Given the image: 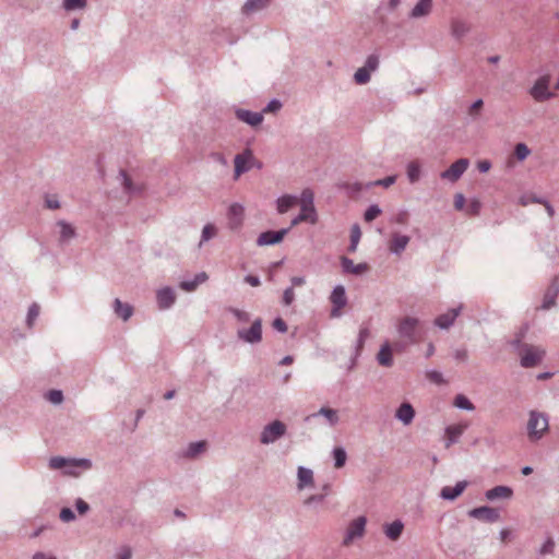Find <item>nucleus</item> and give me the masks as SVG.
<instances>
[{"label":"nucleus","mask_w":559,"mask_h":559,"mask_svg":"<svg viewBox=\"0 0 559 559\" xmlns=\"http://www.w3.org/2000/svg\"><path fill=\"white\" fill-rule=\"evenodd\" d=\"M271 0H247L242 11L245 13H251L264 9Z\"/></svg>","instance_id":"obj_38"},{"label":"nucleus","mask_w":559,"mask_h":559,"mask_svg":"<svg viewBox=\"0 0 559 559\" xmlns=\"http://www.w3.org/2000/svg\"><path fill=\"white\" fill-rule=\"evenodd\" d=\"M528 415L526 425L527 438L531 442H537L549 429L548 417L537 411H531Z\"/></svg>","instance_id":"obj_2"},{"label":"nucleus","mask_w":559,"mask_h":559,"mask_svg":"<svg viewBox=\"0 0 559 559\" xmlns=\"http://www.w3.org/2000/svg\"><path fill=\"white\" fill-rule=\"evenodd\" d=\"M314 194L313 191L309 188L304 189L300 195V207L301 214L309 216V223L316 224L318 221L317 211L313 204Z\"/></svg>","instance_id":"obj_8"},{"label":"nucleus","mask_w":559,"mask_h":559,"mask_svg":"<svg viewBox=\"0 0 559 559\" xmlns=\"http://www.w3.org/2000/svg\"><path fill=\"white\" fill-rule=\"evenodd\" d=\"M453 404H454V406H456L460 409L469 411V412L475 409L474 404L469 401L468 397H466L463 394H457L454 397Z\"/></svg>","instance_id":"obj_42"},{"label":"nucleus","mask_w":559,"mask_h":559,"mask_svg":"<svg viewBox=\"0 0 559 559\" xmlns=\"http://www.w3.org/2000/svg\"><path fill=\"white\" fill-rule=\"evenodd\" d=\"M252 159V151L249 148L235 156V178H238L240 175L247 173L250 169L249 162Z\"/></svg>","instance_id":"obj_17"},{"label":"nucleus","mask_w":559,"mask_h":559,"mask_svg":"<svg viewBox=\"0 0 559 559\" xmlns=\"http://www.w3.org/2000/svg\"><path fill=\"white\" fill-rule=\"evenodd\" d=\"M179 286L185 292H193L198 287V285L195 284L194 280L182 281Z\"/></svg>","instance_id":"obj_61"},{"label":"nucleus","mask_w":559,"mask_h":559,"mask_svg":"<svg viewBox=\"0 0 559 559\" xmlns=\"http://www.w3.org/2000/svg\"><path fill=\"white\" fill-rule=\"evenodd\" d=\"M395 417L403 425L407 426V425L412 424V421L415 418V409H414V407L412 406L411 403L404 402L396 409Z\"/></svg>","instance_id":"obj_24"},{"label":"nucleus","mask_w":559,"mask_h":559,"mask_svg":"<svg viewBox=\"0 0 559 559\" xmlns=\"http://www.w3.org/2000/svg\"><path fill=\"white\" fill-rule=\"evenodd\" d=\"M62 522H71L75 519V514L70 508H62L59 514Z\"/></svg>","instance_id":"obj_55"},{"label":"nucleus","mask_w":559,"mask_h":559,"mask_svg":"<svg viewBox=\"0 0 559 559\" xmlns=\"http://www.w3.org/2000/svg\"><path fill=\"white\" fill-rule=\"evenodd\" d=\"M377 360L379 365L383 367H391L393 365L392 346L389 342H384L379 353L377 354Z\"/></svg>","instance_id":"obj_28"},{"label":"nucleus","mask_w":559,"mask_h":559,"mask_svg":"<svg viewBox=\"0 0 559 559\" xmlns=\"http://www.w3.org/2000/svg\"><path fill=\"white\" fill-rule=\"evenodd\" d=\"M480 202L477 201V200H473L469 205H468V209H467V212L468 214L471 215H477L480 211Z\"/></svg>","instance_id":"obj_62"},{"label":"nucleus","mask_w":559,"mask_h":559,"mask_svg":"<svg viewBox=\"0 0 559 559\" xmlns=\"http://www.w3.org/2000/svg\"><path fill=\"white\" fill-rule=\"evenodd\" d=\"M467 424H457L450 425L445 428V448H450L452 444L456 443L463 432L466 430Z\"/></svg>","instance_id":"obj_23"},{"label":"nucleus","mask_w":559,"mask_h":559,"mask_svg":"<svg viewBox=\"0 0 559 559\" xmlns=\"http://www.w3.org/2000/svg\"><path fill=\"white\" fill-rule=\"evenodd\" d=\"M555 550V542L551 537H548L538 550L540 556L551 555Z\"/></svg>","instance_id":"obj_50"},{"label":"nucleus","mask_w":559,"mask_h":559,"mask_svg":"<svg viewBox=\"0 0 559 559\" xmlns=\"http://www.w3.org/2000/svg\"><path fill=\"white\" fill-rule=\"evenodd\" d=\"M367 519L365 516H358L355 520H353L345 533L344 539H343V546H349L353 540L356 538H360L364 536L365 527H366Z\"/></svg>","instance_id":"obj_6"},{"label":"nucleus","mask_w":559,"mask_h":559,"mask_svg":"<svg viewBox=\"0 0 559 559\" xmlns=\"http://www.w3.org/2000/svg\"><path fill=\"white\" fill-rule=\"evenodd\" d=\"M92 462L88 459H66L63 456H52L49 460L51 469L67 468L66 474L75 475L74 467L91 468Z\"/></svg>","instance_id":"obj_3"},{"label":"nucleus","mask_w":559,"mask_h":559,"mask_svg":"<svg viewBox=\"0 0 559 559\" xmlns=\"http://www.w3.org/2000/svg\"><path fill=\"white\" fill-rule=\"evenodd\" d=\"M87 0H63L62 7L66 11L82 10L86 7Z\"/></svg>","instance_id":"obj_45"},{"label":"nucleus","mask_w":559,"mask_h":559,"mask_svg":"<svg viewBox=\"0 0 559 559\" xmlns=\"http://www.w3.org/2000/svg\"><path fill=\"white\" fill-rule=\"evenodd\" d=\"M467 485L468 483L466 480H461L457 481L453 487L444 486L440 491V497L443 500L453 501L464 492Z\"/></svg>","instance_id":"obj_20"},{"label":"nucleus","mask_w":559,"mask_h":559,"mask_svg":"<svg viewBox=\"0 0 559 559\" xmlns=\"http://www.w3.org/2000/svg\"><path fill=\"white\" fill-rule=\"evenodd\" d=\"M396 331L402 341L393 345L395 350H403L406 346L416 344L421 338L420 321L414 317L406 316L402 318L396 325Z\"/></svg>","instance_id":"obj_1"},{"label":"nucleus","mask_w":559,"mask_h":559,"mask_svg":"<svg viewBox=\"0 0 559 559\" xmlns=\"http://www.w3.org/2000/svg\"><path fill=\"white\" fill-rule=\"evenodd\" d=\"M132 551L130 547H122L121 550L117 554V559H131Z\"/></svg>","instance_id":"obj_64"},{"label":"nucleus","mask_w":559,"mask_h":559,"mask_svg":"<svg viewBox=\"0 0 559 559\" xmlns=\"http://www.w3.org/2000/svg\"><path fill=\"white\" fill-rule=\"evenodd\" d=\"M290 228H282L280 230H266L259 235L257 245L259 247L273 246L280 243L289 233Z\"/></svg>","instance_id":"obj_13"},{"label":"nucleus","mask_w":559,"mask_h":559,"mask_svg":"<svg viewBox=\"0 0 559 559\" xmlns=\"http://www.w3.org/2000/svg\"><path fill=\"white\" fill-rule=\"evenodd\" d=\"M217 231H218L217 227L214 224H212V223L206 224L202 229L201 239H200L198 247L201 248L204 242L214 238L217 235Z\"/></svg>","instance_id":"obj_37"},{"label":"nucleus","mask_w":559,"mask_h":559,"mask_svg":"<svg viewBox=\"0 0 559 559\" xmlns=\"http://www.w3.org/2000/svg\"><path fill=\"white\" fill-rule=\"evenodd\" d=\"M381 209L377 204H371L368 206V209L365 211L364 218L366 222L370 223L373 219H376L381 214Z\"/></svg>","instance_id":"obj_48"},{"label":"nucleus","mask_w":559,"mask_h":559,"mask_svg":"<svg viewBox=\"0 0 559 559\" xmlns=\"http://www.w3.org/2000/svg\"><path fill=\"white\" fill-rule=\"evenodd\" d=\"M340 188H342L343 190H345V192L349 195V197H356L358 195L364 186L362 183L358 182V181H355V182H343L340 185Z\"/></svg>","instance_id":"obj_41"},{"label":"nucleus","mask_w":559,"mask_h":559,"mask_svg":"<svg viewBox=\"0 0 559 559\" xmlns=\"http://www.w3.org/2000/svg\"><path fill=\"white\" fill-rule=\"evenodd\" d=\"M47 399L52 404H61L63 402V393L60 390H50L47 393Z\"/></svg>","instance_id":"obj_52"},{"label":"nucleus","mask_w":559,"mask_h":559,"mask_svg":"<svg viewBox=\"0 0 559 559\" xmlns=\"http://www.w3.org/2000/svg\"><path fill=\"white\" fill-rule=\"evenodd\" d=\"M409 240L411 238L408 236L394 233L389 249L393 254L400 255L407 247Z\"/></svg>","instance_id":"obj_25"},{"label":"nucleus","mask_w":559,"mask_h":559,"mask_svg":"<svg viewBox=\"0 0 559 559\" xmlns=\"http://www.w3.org/2000/svg\"><path fill=\"white\" fill-rule=\"evenodd\" d=\"M236 118L250 127H258L263 121L262 112H255L248 109L237 108L235 110Z\"/></svg>","instance_id":"obj_18"},{"label":"nucleus","mask_w":559,"mask_h":559,"mask_svg":"<svg viewBox=\"0 0 559 559\" xmlns=\"http://www.w3.org/2000/svg\"><path fill=\"white\" fill-rule=\"evenodd\" d=\"M311 416H323L326 418L331 426H334L338 423L337 412L330 407H321L317 413L312 414Z\"/></svg>","instance_id":"obj_35"},{"label":"nucleus","mask_w":559,"mask_h":559,"mask_svg":"<svg viewBox=\"0 0 559 559\" xmlns=\"http://www.w3.org/2000/svg\"><path fill=\"white\" fill-rule=\"evenodd\" d=\"M229 311L235 316V318L242 323H247L250 321V313L237 308H230Z\"/></svg>","instance_id":"obj_53"},{"label":"nucleus","mask_w":559,"mask_h":559,"mask_svg":"<svg viewBox=\"0 0 559 559\" xmlns=\"http://www.w3.org/2000/svg\"><path fill=\"white\" fill-rule=\"evenodd\" d=\"M294 299H295L294 288L293 287L286 288L283 294V304L285 306H289L293 304Z\"/></svg>","instance_id":"obj_57"},{"label":"nucleus","mask_w":559,"mask_h":559,"mask_svg":"<svg viewBox=\"0 0 559 559\" xmlns=\"http://www.w3.org/2000/svg\"><path fill=\"white\" fill-rule=\"evenodd\" d=\"M361 237L360 227L358 224H354L350 228V241L359 242Z\"/></svg>","instance_id":"obj_60"},{"label":"nucleus","mask_w":559,"mask_h":559,"mask_svg":"<svg viewBox=\"0 0 559 559\" xmlns=\"http://www.w3.org/2000/svg\"><path fill=\"white\" fill-rule=\"evenodd\" d=\"M559 295V280L555 277L546 289L543 298L542 309L548 310L556 305Z\"/></svg>","instance_id":"obj_19"},{"label":"nucleus","mask_w":559,"mask_h":559,"mask_svg":"<svg viewBox=\"0 0 559 559\" xmlns=\"http://www.w3.org/2000/svg\"><path fill=\"white\" fill-rule=\"evenodd\" d=\"M407 178L411 183H415L420 178V163L418 160L409 162L406 168Z\"/></svg>","instance_id":"obj_36"},{"label":"nucleus","mask_w":559,"mask_h":559,"mask_svg":"<svg viewBox=\"0 0 559 559\" xmlns=\"http://www.w3.org/2000/svg\"><path fill=\"white\" fill-rule=\"evenodd\" d=\"M432 10V0H419L409 12L411 19H421L430 14Z\"/></svg>","instance_id":"obj_26"},{"label":"nucleus","mask_w":559,"mask_h":559,"mask_svg":"<svg viewBox=\"0 0 559 559\" xmlns=\"http://www.w3.org/2000/svg\"><path fill=\"white\" fill-rule=\"evenodd\" d=\"M237 336L245 343L257 344L262 340V320L257 318L249 329H239Z\"/></svg>","instance_id":"obj_5"},{"label":"nucleus","mask_w":559,"mask_h":559,"mask_svg":"<svg viewBox=\"0 0 559 559\" xmlns=\"http://www.w3.org/2000/svg\"><path fill=\"white\" fill-rule=\"evenodd\" d=\"M513 496V490L509 486L499 485L485 492L488 501H496L499 499H510Z\"/></svg>","instance_id":"obj_21"},{"label":"nucleus","mask_w":559,"mask_h":559,"mask_svg":"<svg viewBox=\"0 0 559 559\" xmlns=\"http://www.w3.org/2000/svg\"><path fill=\"white\" fill-rule=\"evenodd\" d=\"M116 180L122 187L123 192L130 197L141 194L144 190V185L134 183L127 171L123 169H120Z\"/></svg>","instance_id":"obj_12"},{"label":"nucleus","mask_w":559,"mask_h":559,"mask_svg":"<svg viewBox=\"0 0 559 559\" xmlns=\"http://www.w3.org/2000/svg\"><path fill=\"white\" fill-rule=\"evenodd\" d=\"M468 25L461 21V20H453L452 21V35L460 39L468 32Z\"/></svg>","instance_id":"obj_39"},{"label":"nucleus","mask_w":559,"mask_h":559,"mask_svg":"<svg viewBox=\"0 0 559 559\" xmlns=\"http://www.w3.org/2000/svg\"><path fill=\"white\" fill-rule=\"evenodd\" d=\"M354 80L359 85L367 84L370 81V71L365 67L359 68L354 74Z\"/></svg>","instance_id":"obj_46"},{"label":"nucleus","mask_w":559,"mask_h":559,"mask_svg":"<svg viewBox=\"0 0 559 559\" xmlns=\"http://www.w3.org/2000/svg\"><path fill=\"white\" fill-rule=\"evenodd\" d=\"M404 524L400 520H395L384 527L386 537L391 540H397L403 533Z\"/></svg>","instance_id":"obj_31"},{"label":"nucleus","mask_w":559,"mask_h":559,"mask_svg":"<svg viewBox=\"0 0 559 559\" xmlns=\"http://www.w3.org/2000/svg\"><path fill=\"white\" fill-rule=\"evenodd\" d=\"M298 488L302 489L313 484V472L310 468L299 466L297 472Z\"/></svg>","instance_id":"obj_33"},{"label":"nucleus","mask_w":559,"mask_h":559,"mask_svg":"<svg viewBox=\"0 0 559 559\" xmlns=\"http://www.w3.org/2000/svg\"><path fill=\"white\" fill-rule=\"evenodd\" d=\"M379 56L376 55V53H371L367 57L366 59V62H365V68L368 69L369 71H376L379 67Z\"/></svg>","instance_id":"obj_51"},{"label":"nucleus","mask_w":559,"mask_h":559,"mask_svg":"<svg viewBox=\"0 0 559 559\" xmlns=\"http://www.w3.org/2000/svg\"><path fill=\"white\" fill-rule=\"evenodd\" d=\"M469 165L467 158H460L455 160L448 169L441 173L442 179H448L452 182L457 181L465 173Z\"/></svg>","instance_id":"obj_15"},{"label":"nucleus","mask_w":559,"mask_h":559,"mask_svg":"<svg viewBox=\"0 0 559 559\" xmlns=\"http://www.w3.org/2000/svg\"><path fill=\"white\" fill-rule=\"evenodd\" d=\"M176 300L174 290L170 287L162 288L157 292V304L160 309L170 308Z\"/></svg>","instance_id":"obj_27"},{"label":"nucleus","mask_w":559,"mask_h":559,"mask_svg":"<svg viewBox=\"0 0 559 559\" xmlns=\"http://www.w3.org/2000/svg\"><path fill=\"white\" fill-rule=\"evenodd\" d=\"M282 103L278 99L274 98L271 102H269L266 107L263 109V112H276L282 108Z\"/></svg>","instance_id":"obj_56"},{"label":"nucleus","mask_w":559,"mask_h":559,"mask_svg":"<svg viewBox=\"0 0 559 559\" xmlns=\"http://www.w3.org/2000/svg\"><path fill=\"white\" fill-rule=\"evenodd\" d=\"M245 218V207L240 203H233L227 211L228 228L238 230L241 228Z\"/></svg>","instance_id":"obj_14"},{"label":"nucleus","mask_w":559,"mask_h":559,"mask_svg":"<svg viewBox=\"0 0 559 559\" xmlns=\"http://www.w3.org/2000/svg\"><path fill=\"white\" fill-rule=\"evenodd\" d=\"M341 266L344 273L361 275L369 269L367 263L354 264V261L347 257L341 258Z\"/></svg>","instance_id":"obj_22"},{"label":"nucleus","mask_w":559,"mask_h":559,"mask_svg":"<svg viewBox=\"0 0 559 559\" xmlns=\"http://www.w3.org/2000/svg\"><path fill=\"white\" fill-rule=\"evenodd\" d=\"M272 326L281 333L287 332L288 329L286 322L282 318L274 319Z\"/></svg>","instance_id":"obj_58"},{"label":"nucleus","mask_w":559,"mask_h":559,"mask_svg":"<svg viewBox=\"0 0 559 559\" xmlns=\"http://www.w3.org/2000/svg\"><path fill=\"white\" fill-rule=\"evenodd\" d=\"M205 449H206L205 441L191 442V443H189V445L187 447V449L185 450L182 455H183V457H187V459H194L198 455H200L201 453H203L205 451Z\"/></svg>","instance_id":"obj_34"},{"label":"nucleus","mask_w":559,"mask_h":559,"mask_svg":"<svg viewBox=\"0 0 559 559\" xmlns=\"http://www.w3.org/2000/svg\"><path fill=\"white\" fill-rule=\"evenodd\" d=\"M464 205H465V198H464V195L462 193L455 194V198H454V207H455V210L462 211L464 209Z\"/></svg>","instance_id":"obj_63"},{"label":"nucleus","mask_w":559,"mask_h":559,"mask_svg":"<svg viewBox=\"0 0 559 559\" xmlns=\"http://www.w3.org/2000/svg\"><path fill=\"white\" fill-rule=\"evenodd\" d=\"M75 508L79 512V514L83 515L90 510V506L87 502H85L83 499L78 498L75 500Z\"/></svg>","instance_id":"obj_59"},{"label":"nucleus","mask_w":559,"mask_h":559,"mask_svg":"<svg viewBox=\"0 0 559 559\" xmlns=\"http://www.w3.org/2000/svg\"><path fill=\"white\" fill-rule=\"evenodd\" d=\"M57 225L60 227L61 243H67L76 236L74 227L66 221H59Z\"/></svg>","instance_id":"obj_32"},{"label":"nucleus","mask_w":559,"mask_h":559,"mask_svg":"<svg viewBox=\"0 0 559 559\" xmlns=\"http://www.w3.org/2000/svg\"><path fill=\"white\" fill-rule=\"evenodd\" d=\"M463 309V305L449 309L445 313L439 314L433 323L441 330L450 329Z\"/></svg>","instance_id":"obj_16"},{"label":"nucleus","mask_w":559,"mask_h":559,"mask_svg":"<svg viewBox=\"0 0 559 559\" xmlns=\"http://www.w3.org/2000/svg\"><path fill=\"white\" fill-rule=\"evenodd\" d=\"M396 181V176L395 175H392V176H388L383 179H378L376 181H371V182H368L366 185V188H371V187H377V186H381V187H384V188H389L391 187L392 185H394Z\"/></svg>","instance_id":"obj_47"},{"label":"nucleus","mask_w":559,"mask_h":559,"mask_svg":"<svg viewBox=\"0 0 559 559\" xmlns=\"http://www.w3.org/2000/svg\"><path fill=\"white\" fill-rule=\"evenodd\" d=\"M286 433V425L281 420H273L261 431L260 442L262 444H271L284 437Z\"/></svg>","instance_id":"obj_4"},{"label":"nucleus","mask_w":559,"mask_h":559,"mask_svg":"<svg viewBox=\"0 0 559 559\" xmlns=\"http://www.w3.org/2000/svg\"><path fill=\"white\" fill-rule=\"evenodd\" d=\"M114 311L117 317L121 318L123 321H128L133 314V307L116 298L114 300Z\"/></svg>","instance_id":"obj_29"},{"label":"nucleus","mask_w":559,"mask_h":559,"mask_svg":"<svg viewBox=\"0 0 559 559\" xmlns=\"http://www.w3.org/2000/svg\"><path fill=\"white\" fill-rule=\"evenodd\" d=\"M521 355V366L523 368L536 367L543 359L545 352L540 348L533 347L527 344H523V350Z\"/></svg>","instance_id":"obj_7"},{"label":"nucleus","mask_w":559,"mask_h":559,"mask_svg":"<svg viewBox=\"0 0 559 559\" xmlns=\"http://www.w3.org/2000/svg\"><path fill=\"white\" fill-rule=\"evenodd\" d=\"M298 203V198L292 194H285L280 197L276 200L277 212L280 214H284L288 212L292 207H294Z\"/></svg>","instance_id":"obj_30"},{"label":"nucleus","mask_w":559,"mask_h":559,"mask_svg":"<svg viewBox=\"0 0 559 559\" xmlns=\"http://www.w3.org/2000/svg\"><path fill=\"white\" fill-rule=\"evenodd\" d=\"M369 335H370V331L368 328H361L359 330V334H358V338L356 341V347H355V352H356L355 356L356 357L360 355V352L362 350L365 342L369 337Z\"/></svg>","instance_id":"obj_43"},{"label":"nucleus","mask_w":559,"mask_h":559,"mask_svg":"<svg viewBox=\"0 0 559 559\" xmlns=\"http://www.w3.org/2000/svg\"><path fill=\"white\" fill-rule=\"evenodd\" d=\"M530 153L531 151L525 143H518L514 146V154L521 162L524 160L530 155Z\"/></svg>","instance_id":"obj_49"},{"label":"nucleus","mask_w":559,"mask_h":559,"mask_svg":"<svg viewBox=\"0 0 559 559\" xmlns=\"http://www.w3.org/2000/svg\"><path fill=\"white\" fill-rule=\"evenodd\" d=\"M549 83V75H543L535 82L530 92L535 100L545 102L554 97V93L548 90Z\"/></svg>","instance_id":"obj_9"},{"label":"nucleus","mask_w":559,"mask_h":559,"mask_svg":"<svg viewBox=\"0 0 559 559\" xmlns=\"http://www.w3.org/2000/svg\"><path fill=\"white\" fill-rule=\"evenodd\" d=\"M426 377L436 384L444 383V379L441 372L437 370H429L426 372Z\"/></svg>","instance_id":"obj_54"},{"label":"nucleus","mask_w":559,"mask_h":559,"mask_svg":"<svg viewBox=\"0 0 559 559\" xmlns=\"http://www.w3.org/2000/svg\"><path fill=\"white\" fill-rule=\"evenodd\" d=\"M330 301L332 304L331 317H340L341 309H343L347 305L346 292L343 285H337L333 288L330 296Z\"/></svg>","instance_id":"obj_10"},{"label":"nucleus","mask_w":559,"mask_h":559,"mask_svg":"<svg viewBox=\"0 0 559 559\" xmlns=\"http://www.w3.org/2000/svg\"><path fill=\"white\" fill-rule=\"evenodd\" d=\"M468 516L486 523H495L500 520L499 511L488 506H483L469 510Z\"/></svg>","instance_id":"obj_11"},{"label":"nucleus","mask_w":559,"mask_h":559,"mask_svg":"<svg viewBox=\"0 0 559 559\" xmlns=\"http://www.w3.org/2000/svg\"><path fill=\"white\" fill-rule=\"evenodd\" d=\"M333 459H334V466L336 468H341L345 465L347 460V454L344 448L336 447L332 451Z\"/></svg>","instance_id":"obj_40"},{"label":"nucleus","mask_w":559,"mask_h":559,"mask_svg":"<svg viewBox=\"0 0 559 559\" xmlns=\"http://www.w3.org/2000/svg\"><path fill=\"white\" fill-rule=\"evenodd\" d=\"M39 310H40V307L36 302H33L29 306L28 311H27V317H26V325L29 329L33 328L34 322L36 321L37 317L39 316Z\"/></svg>","instance_id":"obj_44"}]
</instances>
